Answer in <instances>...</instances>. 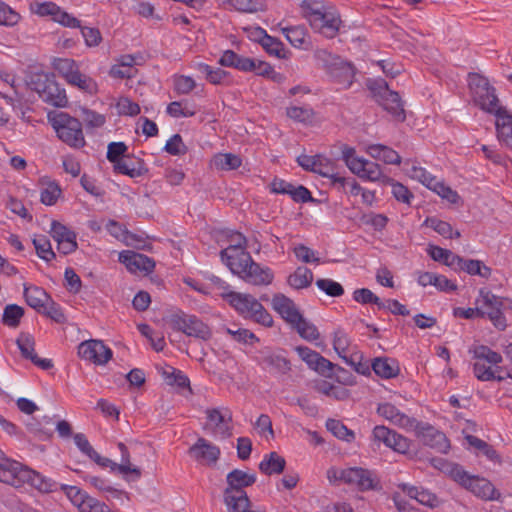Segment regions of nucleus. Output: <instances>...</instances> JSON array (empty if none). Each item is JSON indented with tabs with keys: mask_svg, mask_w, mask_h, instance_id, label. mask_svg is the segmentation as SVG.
Masks as SVG:
<instances>
[{
	"mask_svg": "<svg viewBox=\"0 0 512 512\" xmlns=\"http://www.w3.org/2000/svg\"><path fill=\"white\" fill-rule=\"evenodd\" d=\"M227 4L242 13H255L264 7L263 0H228Z\"/></svg>",
	"mask_w": 512,
	"mask_h": 512,
	"instance_id": "54",
	"label": "nucleus"
},
{
	"mask_svg": "<svg viewBox=\"0 0 512 512\" xmlns=\"http://www.w3.org/2000/svg\"><path fill=\"white\" fill-rule=\"evenodd\" d=\"M292 326L302 338L308 341H315L319 338V332L316 326L304 319L303 316L300 317L299 322H295Z\"/></svg>",
	"mask_w": 512,
	"mask_h": 512,
	"instance_id": "53",
	"label": "nucleus"
},
{
	"mask_svg": "<svg viewBox=\"0 0 512 512\" xmlns=\"http://www.w3.org/2000/svg\"><path fill=\"white\" fill-rule=\"evenodd\" d=\"M53 68L68 81L74 76V73L79 71L78 64L70 58H56L52 62Z\"/></svg>",
	"mask_w": 512,
	"mask_h": 512,
	"instance_id": "48",
	"label": "nucleus"
},
{
	"mask_svg": "<svg viewBox=\"0 0 512 512\" xmlns=\"http://www.w3.org/2000/svg\"><path fill=\"white\" fill-rule=\"evenodd\" d=\"M287 116L298 122H309L313 118V110L307 106H291L287 108Z\"/></svg>",
	"mask_w": 512,
	"mask_h": 512,
	"instance_id": "61",
	"label": "nucleus"
},
{
	"mask_svg": "<svg viewBox=\"0 0 512 512\" xmlns=\"http://www.w3.org/2000/svg\"><path fill=\"white\" fill-rule=\"evenodd\" d=\"M80 358L97 365L106 364L112 357V351L101 340H86L79 344Z\"/></svg>",
	"mask_w": 512,
	"mask_h": 512,
	"instance_id": "16",
	"label": "nucleus"
},
{
	"mask_svg": "<svg viewBox=\"0 0 512 512\" xmlns=\"http://www.w3.org/2000/svg\"><path fill=\"white\" fill-rule=\"evenodd\" d=\"M60 490H62L71 503L78 508L79 512H82V505L86 504L87 500L91 498V496L77 486L61 484Z\"/></svg>",
	"mask_w": 512,
	"mask_h": 512,
	"instance_id": "45",
	"label": "nucleus"
},
{
	"mask_svg": "<svg viewBox=\"0 0 512 512\" xmlns=\"http://www.w3.org/2000/svg\"><path fill=\"white\" fill-rule=\"evenodd\" d=\"M465 440L468 445L477 452V454L485 456L490 461L500 462V457L496 450L484 440L473 435H467Z\"/></svg>",
	"mask_w": 512,
	"mask_h": 512,
	"instance_id": "38",
	"label": "nucleus"
},
{
	"mask_svg": "<svg viewBox=\"0 0 512 512\" xmlns=\"http://www.w3.org/2000/svg\"><path fill=\"white\" fill-rule=\"evenodd\" d=\"M350 346V339L348 335L341 329H338L334 332L333 337V348L335 352L345 360L348 355V349Z\"/></svg>",
	"mask_w": 512,
	"mask_h": 512,
	"instance_id": "58",
	"label": "nucleus"
},
{
	"mask_svg": "<svg viewBox=\"0 0 512 512\" xmlns=\"http://www.w3.org/2000/svg\"><path fill=\"white\" fill-rule=\"evenodd\" d=\"M341 475L344 483L354 485L362 491L374 488L372 473L367 469L358 467L342 469Z\"/></svg>",
	"mask_w": 512,
	"mask_h": 512,
	"instance_id": "21",
	"label": "nucleus"
},
{
	"mask_svg": "<svg viewBox=\"0 0 512 512\" xmlns=\"http://www.w3.org/2000/svg\"><path fill=\"white\" fill-rule=\"evenodd\" d=\"M207 427L216 438L226 439L232 435V412L230 409L212 408L206 410Z\"/></svg>",
	"mask_w": 512,
	"mask_h": 512,
	"instance_id": "13",
	"label": "nucleus"
},
{
	"mask_svg": "<svg viewBox=\"0 0 512 512\" xmlns=\"http://www.w3.org/2000/svg\"><path fill=\"white\" fill-rule=\"evenodd\" d=\"M459 269L467 272L470 275H478L486 279L491 275V269L484 265L480 260L463 259Z\"/></svg>",
	"mask_w": 512,
	"mask_h": 512,
	"instance_id": "51",
	"label": "nucleus"
},
{
	"mask_svg": "<svg viewBox=\"0 0 512 512\" xmlns=\"http://www.w3.org/2000/svg\"><path fill=\"white\" fill-rule=\"evenodd\" d=\"M229 245L220 252V255H226L227 253H240L242 260L249 259V253L246 251V238L240 232H231L228 236ZM236 255V254H233Z\"/></svg>",
	"mask_w": 512,
	"mask_h": 512,
	"instance_id": "36",
	"label": "nucleus"
},
{
	"mask_svg": "<svg viewBox=\"0 0 512 512\" xmlns=\"http://www.w3.org/2000/svg\"><path fill=\"white\" fill-rule=\"evenodd\" d=\"M225 296L229 304L244 318L251 319L266 327L272 326L273 319L271 315L252 295L229 292Z\"/></svg>",
	"mask_w": 512,
	"mask_h": 512,
	"instance_id": "3",
	"label": "nucleus"
},
{
	"mask_svg": "<svg viewBox=\"0 0 512 512\" xmlns=\"http://www.w3.org/2000/svg\"><path fill=\"white\" fill-rule=\"evenodd\" d=\"M117 447L121 453L120 463H118V472L124 476L131 475L132 480L140 479L142 475L141 470L137 466L131 464L130 452L127 446L124 443L119 442Z\"/></svg>",
	"mask_w": 512,
	"mask_h": 512,
	"instance_id": "32",
	"label": "nucleus"
},
{
	"mask_svg": "<svg viewBox=\"0 0 512 512\" xmlns=\"http://www.w3.org/2000/svg\"><path fill=\"white\" fill-rule=\"evenodd\" d=\"M42 189L40 194L41 203L47 206H52L56 204L58 198L60 197L62 191L59 184L55 181L46 180L45 178L41 179Z\"/></svg>",
	"mask_w": 512,
	"mask_h": 512,
	"instance_id": "40",
	"label": "nucleus"
},
{
	"mask_svg": "<svg viewBox=\"0 0 512 512\" xmlns=\"http://www.w3.org/2000/svg\"><path fill=\"white\" fill-rule=\"evenodd\" d=\"M368 87L379 105L382 106L383 109L396 121L403 122L405 120V110L399 94L390 90L384 80H371L368 83Z\"/></svg>",
	"mask_w": 512,
	"mask_h": 512,
	"instance_id": "5",
	"label": "nucleus"
},
{
	"mask_svg": "<svg viewBox=\"0 0 512 512\" xmlns=\"http://www.w3.org/2000/svg\"><path fill=\"white\" fill-rule=\"evenodd\" d=\"M24 298L26 303L38 312L45 310V305L50 302V296L46 291L37 286L24 285Z\"/></svg>",
	"mask_w": 512,
	"mask_h": 512,
	"instance_id": "29",
	"label": "nucleus"
},
{
	"mask_svg": "<svg viewBox=\"0 0 512 512\" xmlns=\"http://www.w3.org/2000/svg\"><path fill=\"white\" fill-rule=\"evenodd\" d=\"M161 374L168 385H175L179 388H188L191 390L190 380L182 371L174 367L167 366L162 369Z\"/></svg>",
	"mask_w": 512,
	"mask_h": 512,
	"instance_id": "41",
	"label": "nucleus"
},
{
	"mask_svg": "<svg viewBox=\"0 0 512 512\" xmlns=\"http://www.w3.org/2000/svg\"><path fill=\"white\" fill-rule=\"evenodd\" d=\"M211 163L217 170L230 171L238 169L242 164V159L233 153H218L213 157Z\"/></svg>",
	"mask_w": 512,
	"mask_h": 512,
	"instance_id": "37",
	"label": "nucleus"
},
{
	"mask_svg": "<svg viewBox=\"0 0 512 512\" xmlns=\"http://www.w3.org/2000/svg\"><path fill=\"white\" fill-rule=\"evenodd\" d=\"M470 352L473 354L475 360L473 363V374L479 381L486 382L487 380L481 376L483 369L488 371L496 370V366L503 361V357L500 353L486 345H476L470 349Z\"/></svg>",
	"mask_w": 512,
	"mask_h": 512,
	"instance_id": "12",
	"label": "nucleus"
},
{
	"mask_svg": "<svg viewBox=\"0 0 512 512\" xmlns=\"http://www.w3.org/2000/svg\"><path fill=\"white\" fill-rule=\"evenodd\" d=\"M17 346L22 354V356L29 360H34L36 353L34 351V339L33 337L25 332L20 333L16 340Z\"/></svg>",
	"mask_w": 512,
	"mask_h": 512,
	"instance_id": "55",
	"label": "nucleus"
},
{
	"mask_svg": "<svg viewBox=\"0 0 512 512\" xmlns=\"http://www.w3.org/2000/svg\"><path fill=\"white\" fill-rule=\"evenodd\" d=\"M190 456L203 464L215 463L220 455V449L204 438H199L189 449Z\"/></svg>",
	"mask_w": 512,
	"mask_h": 512,
	"instance_id": "22",
	"label": "nucleus"
},
{
	"mask_svg": "<svg viewBox=\"0 0 512 512\" xmlns=\"http://www.w3.org/2000/svg\"><path fill=\"white\" fill-rule=\"evenodd\" d=\"M353 299L361 304H375L378 308H386V303L376 296L370 289L361 288L353 292Z\"/></svg>",
	"mask_w": 512,
	"mask_h": 512,
	"instance_id": "57",
	"label": "nucleus"
},
{
	"mask_svg": "<svg viewBox=\"0 0 512 512\" xmlns=\"http://www.w3.org/2000/svg\"><path fill=\"white\" fill-rule=\"evenodd\" d=\"M21 15L4 1L0 0V25L13 27L19 23Z\"/></svg>",
	"mask_w": 512,
	"mask_h": 512,
	"instance_id": "56",
	"label": "nucleus"
},
{
	"mask_svg": "<svg viewBox=\"0 0 512 512\" xmlns=\"http://www.w3.org/2000/svg\"><path fill=\"white\" fill-rule=\"evenodd\" d=\"M194 69L202 73L206 80L213 85L222 84L229 73L221 68H214L206 63L198 62L194 64Z\"/></svg>",
	"mask_w": 512,
	"mask_h": 512,
	"instance_id": "39",
	"label": "nucleus"
},
{
	"mask_svg": "<svg viewBox=\"0 0 512 512\" xmlns=\"http://www.w3.org/2000/svg\"><path fill=\"white\" fill-rule=\"evenodd\" d=\"M371 367L378 376L390 379L399 374V366L396 360L386 357L375 358Z\"/></svg>",
	"mask_w": 512,
	"mask_h": 512,
	"instance_id": "31",
	"label": "nucleus"
},
{
	"mask_svg": "<svg viewBox=\"0 0 512 512\" xmlns=\"http://www.w3.org/2000/svg\"><path fill=\"white\" fill-rule=\"evenodd\" d=\"M406 173L411 179L419 181L430 190L434 188L438 181V179L425 168L417 166L414 163L411 164L410 168L406 169Z\"/></svg>",
	"mask_w": 512,
	"mask_h": 512,
	"instance_id": "42",
	"label": "nucleus"
},
{
	"mask_svg": "<svg viewBox=\"0 0 512 512\" xmlns=\"http://www.w3.org/2000/svg\"><path fill=\"white\" fill-rule=\"evenodd\" d=\"M242 262H244V260ZM235 268L237 270L240 269V271H242L239 277L246 283L251 285H269L274 278L271 269L256 263L252 259L251 255H249V259L247 261L245 260L244 266H241L240 263Z\"/></svg>",
	"mask_w": 512,
	"mask_h": 512,
	"instance_id": "14",
	"label": "nucleus"
},
{
	"mask_svg": "<svg viewBox=\"0 0 512 512\" xmlns=\"http://www.w3.org/2000/svg\"><path fill=\"white\" fill-rule=\"evenodd\" d=\"M468 83L474 102L482 110L495 115L503 109V107L499 105L495 89L490 85L487 78L477 73H471L468 77Z\"/></svg>",
	"mask_w": 512,
	"mask_h": 512,
	"instance_id": "4",
	"label": "nucleus"
},
{
	"mask_svg": "<svg viewBox=\"0 0 512 512\" xmlns=\"http://www.w3.org/2000/svg\"><path fill=\"white\" fill-rule=\"evenodd\" d=\"M475 304L479 305L480 317H487L492 324L500 331H503L507 327L506 318L503 315L502 299L491 291L486 289H480L479 296L475 300Z\"/></svg>",
	"mask_w": 512,
	"mask_h": 512,
	"instance_id": "10",
	"label": "nucleus"
},
{
	"mask_svg": "<svg viewBox=\"0 0 512 512\" xmlns=\"http://www.w3.org/2000/svg\"><path fill=\"white\" fill-rule=\"evenodd\" d=\"M367 153L374 159L383 161L386 164L399 165L400 155L392 148L382 144H372L366 149Z\"/></svg>",
	"mask_w": 512,
	"mask_h": 512,
	"instance_id": "30",
	"label": "nucleus"
},
{
	"mask_svg": "<svg viewBox=\"0 0 512 512\" xmlns=\"http://www.w3.org/2000/svg\"><path fill=\"white\" fill-rule=\"evenodd\" d=\"M377 413L393 425L406 430L416 427V420L401 412L395 405L391 403H381L377 407Z\"/></svg>",
	"mask_w": 512,
	"mask_h": 512,
	"instance_id": "19",
	"label": "nucleus"
},
{
	"mask_svg": "<svg viewBox=\"0 0 512 512\" xmlns=\"http://www.w3.org/2000/svg\"><path fill=\"white\" fill-rule=\"evenodd\" d=\"M281 32L295 48L303 50H309L311 48V41L307 29L303 25L281 27Z\"/></svg>",
	"mask_w": 512,
	"mask_h": 512,
	"instance_id": "25",
	"label": "nucleus"
},
{
	"mask_svg": "<svg viewBox=\"0 0 512 512\" xmlns=\"http://www.w3.org/2000/svg\"><path fill=\"white\" fill-rule=\"evenodd\" d=\"M496 132L499 142L505 147L512 149V114L503 108L495 114Z\"/></svg>",
	"mask_w": 512,
	"mask_h": 512,
	"instance_id": "24",
	"label": "nucleus"
},
{
	"mask_svg": "<svg viewBox=\"0 0 512 512\" xmlns=\"http://www.w3.org/2000/svg\"><path fill=\"white\" fill-rule=\"evenodd\" d=\"M254 35L268 54L277 58L285 57L284 45L279 39L268 35L267 32L260 27L254 31Z\"/></svg>",
	"mask_w": 512,
	"mask_h": 512,
	"instance_id": "27",
	"label": "nucleus"
},
{
	"mask_svg": "<svg viewBox=\"0 0 512 512\" xmlns=\"http://www.w3.org/2000/svg\"><path fill=\"white\" fill-rule=\"evenodd\" d=\"M52 238L58 244V250L64 255L70 254L77 249L76 234L68 227L58 221H52L51 230Z\"/></svg>",
	"mask_w": 512,
	"mask_h": 512,
	"instance_id": "17",
	"label": "nucleus"
},
{
	"mask_svg": "<svg viewBox=\"0 0 512 512\" xmlns=\"http://www.w3.org/2000/svg\"><path fill=\"white\" fill-rule=\"evenodd\" d=\"M272 306L273 309L291 325L295 322H299L300 317L302 316L294 302L283 294H278L273 297Z\"/></svg>",
	"mask_w": 512,
	"mask_h": 512,
	"instance_id": "23",
	"label": "nucleus"
},
{
	"mask_svg": "<svg viewBox=\"0 0 512 512\" xmlns=\"http://www.w3.org/2000/svg\"><path fill=\"white\" fill-rule=\"evenodd\" d=\"M24 316L23 307L17 304H8L5 306L2 323L10 328H16L19 326L21 318Z\"/></svg>",
	"mask_w": 512,
	"mask_h": 512,
	"instance_id": "46",
	"label": "nucleus"
},
{
	"mask_svg": "<svg viewBox=\"0 0 512 512\" xmlns=\"http://www.w3.org/2000/svg\"><path fill=\"white\" fill-rule=\"evenodd\" d=\"M11 474H13V481L6 482V484L11 486L18 487L27 482L42 493H51L60 489L61 484L55 480L48 478L17 461H15V465H13V469H11Z\"/></svg>",
	"mask_w": 512,
	"mask_h": 512,
	"instance_id": "6",
	"label": "nucleus"
},
{
	"mask_svg": "<svg viewBox=\"0 0 512 512\" xmlns=\"http://www.w3.org/2000/svg\"><path fill=\"white\" fill-rule=\"evenodd\" d=\"M303 17L311 28L326 38H334L340 29L342 20L339 12L317 0H305L301 4Z\"/></svg>",
	"mask_w": 512,
	"mask_h": 512,
	"instance_id": "1",
	"label": "nucleus"
},
{
	"mask_svg": "<svg viewBox=\"0 0 512 512\" xmlns=\"http://www.w3.org/2000/svg\"><path fill=\"white\" fill-rule=\"evenodd\" d=\"M425 224L445 238H459L461 236L458 230L453 231L452 226L445 221L435 217L427 218Z\"/></svg>",
	"mask_w": 512,
	"mask_h": 512,
	"instance_id": "49",
	"label": "nucleus"
},
{
	"mask_svg": "<svg viewBox=\"0 0 512 512\" xmlns=\"http://www.w3.org/2000/svg\"><path fill=\"white\" fill-rule=\"evenodd\" d=\"M372 439L375 443H383L397 453L405 454L410 449V441L406 437L383 425L374 427Z\"/></svg>",
	"mask_w": 512,
	"mask_h": 512,
	"instance_id": "15",
	"label": "nucleus"
},
{
	"mask_svg": "<svg viewBox=\"0 0 512 512\" xmlns=\"http://www.w3.org/2000/svg\"><path fill=\"white\" fill-rule=\"evenodd\" d=\"M37 255L46 262H50L55 258V253L52 250L50 240L45 235H38L33 239Z\"/></svg>",
	"mask_w": 512,
	"mask_h": 512,
	"instance_id": "50",
	"label": "nucleus"
},
{
	"mask_svg": "<svg viewBox=\"0 0 512 512\" xmlns=\"http://www.w3.org/2000/svg\"><path fill=\"white\" fill-rule=\"evenodd\" d=\"M119 261L133 273L145 272L150 273L155 267V262L150 257L134 251H122L119 254Z\"/></svg>",
	"mask_w": 512,
	"mask_h": 512,
	"instance_id": "18",
	"label": "nucleus"
},
{
	"mask_svg": "<svg viewBox=\"0 0 512 512\" xmlns=\"http://www.w3.org/2000/svg\"><path fill=\"white\" fill-rule=\"evenodd\" d=\"M316 285L320 290L324 291L331 297H339L344 293L342 285L331 279H318L316 281Z\"/></svg>",
	"mask_w": 512,
	"mask_h": 512,
	"instance_id": "62",
	"label": "nucleus"
},
{
	"mask_svg": "<svg viewBox=\"0 0 512 512\" xmlns=\"http://www.w3.org/2000/svg\"><path fill=\"white\" fill-rule=\"evenodd\" d=\"M196 87V82L190 76L179 75L174 77V88L178 94H189Z\"/></svg>",
	"mask_w": 512,
	"mask_h": 512,
	"instance_id": "64",
	"label": "nucleus"
},
{
	"mask_svg": "<svg viewBox=\"0 0 512 512\" xmlns=\"http://www.w3.org/2000/svg\"><path fill=\"white\" fill-rule=\"evenodd\" d=\"M326 427L338 439L344 440L346 442H352L355 439L354 432L348 429L339 420L329 419L326 422Z\"/></svg>",
	"mask_w": 512,
	"mask_h": 512,
	"instance_id": "52",
	"label": "nucleus"
},
{
	"mask_svg": "<svg viewBox=\"0 0 512 512\" xmlns=\"http://www.w3.org/2000/svg\"><path fill=\"white\" fill-rule=\"evenodd\" d=\"M425 443L440 453H447L450 449V443L446 435L440 431L430 429L425 434Z\"/></svg>",
	"mask_w": 512,
	"mask_h": 512,
	"instance_id": "43",
	"label": "nucleus"
},
{
	"mask_svg": "<svg viewBox=\"0 0 512 512\" xmlns=\"http://www.w3.org/2000/svg\"><path fill=\"white\" fill-rule=\"evenodd\" d=\"M258 363L273 374L284 375L291 370L290 361L281 352L277 351H261Z\"/></svg>",
	"mask_w": 512,
	"mask_h": 512,
	"instance_id": "20",
	"label": "nucleus"
},
{
	"mask_svg": "<svg viewBox=\"0 0 512 512\" xmlns=\"http://www.w3.org/2000/svg\"><path fill=\"white\" fill-rule=\"evenodd\" d=\"M399 488H401V490L411 499L416 500L422 505L430 508H434L439 505L438 497L427 489L408 484H401L399 485Z\"/></svg>",
	"mask_w": 512,
	"mask_h": 512,
	"instance_id": "26",
	"label": "nucleus"
},
{
	"mask_svg": "<svg viewBox=\"0 0 512 512\" xmlns=\"http://www.w3.org/2000/svg\"><path fill=\"white\" fill-rule=\"evenodd\" d=\"M360 166H356L357 169L352 171L353 174L357 175L359 178L368 180V181H378L382 176V170L380 165L375 162L362 159L360 160Z\"/></svg>",
	"mask_w": 512,
	"mask_h": 512,
	"instance_id": "34",
	"label": "nucleus"
},
{
	"mask_svg": "<svg viewBox=\"0 0 512 512\" xmlns=\"http://www.w3.org/2000/svg\"><path fill=\"white\" fill-rule=\"evenodd\" d=\"M166 111L171 117H174V118L192 117L196 113L192 107H189L187 102H185V104L183 106V103L180 101L171 102L167 106Z\"/></svg>",
	"mask_w": 512,
	"mask_h": 512,
	"instance_id": "60",
	"label": "nucleus"
},
{
	"mask_svg": "<svg viewBox=\"0 0 512 512\" xmlns=\"http://www.w3.org/2000/svg\"><path fill=\"white\" fill-rule=\"evenodd\" d=\"M285 459L278 455L276 452H271L265 455L264 459L259 464V469L266 475L279 474L285 468Z\"/></svg>",
	"mask_w": 512,
	"mask_h": 512,
	"instance_id": "35",
	"label": "nucleus"
},
{
	"mask_svg": "<svg viewBox=\"0 0 512 512\" xmlns=\"http://www.w3.org/2000/svg\"><path fill=\"white\" fill-rule=\"evenodd\" d=\"M167 322L173 330L182 332L188 337H194L203 341H207L212 337V331L209 326L195 315L179 311L171 314Z\"/></svg>",
	"mask_w": 512,
	"mask_h": 512,
	"instance_id": "7",
	"label": "nucleus"
},
{
	"mask_svg": "<svg viewBox=\"0 0 512 512\" xmlns=\"http://www.w3.org/2000/svg\"><path fill=\"white\" fill-rule=\"evenodd\" d=\"M114 170L131 178L143 175V164L139 159L122 157L114 164Z\"/></svg>",
	"mask_w": 512,
	"mask_h": 512,
	"instance_id": "33",
	"label": "nucleus"
},
{
	"mask_svg": "<svg viewBox=\"0 0 512 512\" xmlns=\"http://www.w3.org/2000/svg\"><path fill=\"white\" fill-rule=\"evenodd\" d=\"M313 281L312 271L305 267H298L293 274L288 278V283L295 289H303L308 287Z\"/></svg>",
	"mask_w": 512,
	"mask_h": 512,
	"instance_id": "44",
	"label": "nucleus"
},
{
	"mask_svg": "<svg viewBox=\"0 0 512 512\" xmlns=\"http://www.w3.org/2000/svg\"><path fill=\"white\" fill-rule=\"evenodd\" d=\"M48 120L64 143L73 148H82L85 145L82 123L77 118L66 112H55L48 114Z\"/></svg>",
	"mask_w": 512,
	"mask_h": 512,
	"instance_id": "2",
	"label": "nucleus"
},
{
	"mask_svg": "<svg viewBox=\"0 0 512 512\" xmlns=\"http://www.w3.org/2000/svg\"><path fill=\"white\" fill-rule=\"evenodd\" d=\"M314 173L329 178L333 185L344 186L346 183V178L337 172L335 163L321 154L316 162Z\"/></svg>",
	"mask_w": 512,
	"mask_h": 512,
	"instance_id": "28",
	"label": "nucleus"
},
{
	"mask_svg": "<svg viewBox=\"0 0 512 512\" xmlns=\"http://www.w3.org/2000/svg\"><path fill=\"white\" fill-rule=\"evenodd\" d=\"M67 83L89 94H95L98 91L96 81L93 78L82 74L80 70L74 73V76L71 77Z\"/></svg>",
	"mask_w": 512,
	"mask_h": 512,
	"instance_id": "47",
	"label": "nucleus"
},
{
	"mask_svg": "<svg viewBox=\"0 0 512 512\" xmlns=\"http://www.w3.org/2000/svg\"><path fill=\"white\" fill-rule=\"evenodd\" d=\"M32 84L33 89L47 104L54 107H65L67 105L68 99L65 89L56 82L54 77L47 74L37 75V79Z\"/></svg>",
	"mask_w": 512,
	"mask_h": 512,
	"instance_id": "11",
	"label": "nucleus"
},
{
	"mask_svg": "<svg viewBox=\"0 0 512 512\" xmlns=\"http://www.w3.org/2000/svg\"><path fill=\"white\" fill-rule=\"evenodd\" d=\"M454 481L482 500L494 501L500 498V492L489 480L470 475L463 468H456Z\"/></svg>",
	"mask_w": 512,
	"mask_h": 512,
	"instance_id": "9",
	"label": "nucleus"
},
{
	"mask_svg": "<svg viewBox=\"0 0 512 512\" xmlns=\"http://www.w3.org/2000/svg\"><path fill=\"white\" fill-rule=\"evenodd\" d=\"M226 333L229 334L235 341L243 344L258 342L257 336L248 329L238 328H226Z\"/></svg>",
	"mask_w": 512,
	"mask_h": 512,
	"instance_id": "63",
	"label": "nucleus"
},
{
	"mask_svg": "<svg viewBox=\"0 0 512 512\" xmlns=\"http://www.w3.org/2000/svg\"><path fill=\"white\" fill-rule=\"evenodd\" d=\"M344 361L353 367L357 373L362 375L370 374L371 363L369 360L364 359L360 352L350 354Z\"/></svg>",
	"mask_w": 512,
	"mask_h": 512,
	"instance_id": "59",
	"label": "nucleus"
},
{
	"mask_svg": "<svg viewBox=\"0 0 512 512\" xmlns=\"http://www.w3.org/2000/svg\"><path fill=\"white\" fill-rule=\"evenodd\" d=\"M227 487L224 491V503L226 506L249 499L245 487L251 486L256 482V475L240 469H234L227 474Z\"/></svg>",
	"mask_w": 512,
	"mask_h": 512,
	"instance_id": "8",
	"label": "nucleus"
}]
</instances>
